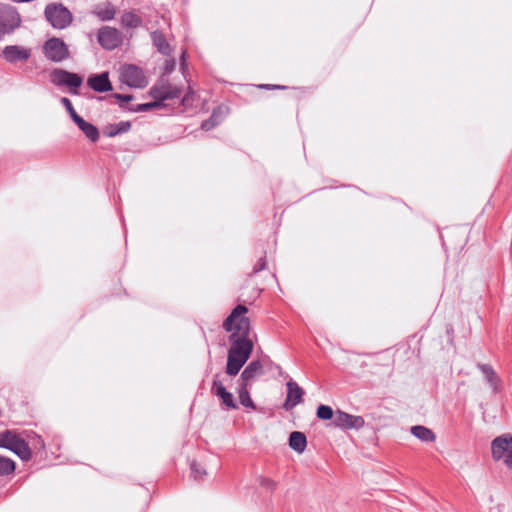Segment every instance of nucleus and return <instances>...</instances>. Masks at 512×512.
<instances>
[{
    "label": "nucleus",
    "mask_w": 512,
    "mask_h": 512,
    "mask_svg": "<svg viewBox=\"0 0 512 512\" xmlns=\"http://www.w3.org/2000/svg\"><path fill=\"white\" fill-rule=\"evenodd\" d=\"M87 84L96 92L102 93L112 90V84L109 80L107 72L90 76L87 80Z\"/></svg>",
    "instance_id": "nucleus-17"
},
{
    "label": "nucleus",
    "mask_w": 512,
    "mask_h": 512,
    "mask_svg": "<svg viewBox=\"0 0 512 512\" xmlns=\"http://www.w3.org/2000/svg\"><path fill=\"white\" fill-rule=\"evenodd\" d=\"M364 419L361 416H354L343 411H336L333 425L344 429H359L364 426Z\"/></svg>",
    "instance_id": "nucleus-13"
},
{
    "label": "nucleus",
    "mask_w": 512,
    "mask_h": 512,
    "mask_svg": "<svg viewBox=\"0 0 512 512\" xmlns=\"http://www.w3.org/2000/svg\"><path fill=\"white\" fill-rule=\"evenodd\" d=\"M45 17L56 29L68 27L73 20L71 12L62 4L58 3H51L46 6Z\"/></svg>",
    "instance_id": "nucleus-4"
},
{
    "label": "nucleus",
    "mask_w": 512,
    "mask_h": 512,
    "mask_svg": "<svg viewBox=\"0 0 512 512\" xmlns=\"http://www.w3.org/2000/svg\"><path fill=\"white\" fill-rule=\"evenodd\" d=\"M286 386L287 397L283 406L286 410H291L296 405L301 403L302 397L304 395V390L293 380L288 381Z\"/></svg>",
    "instance_id": "nucleus-14"
},
{
    "label": "nucleus",
    "mask_w": 512,
    "mask_h": 512,
    "mask_svg": "<svg viewBox=\"0 0 512 512\" xmlns=\"http://www.w3.org/2000/svg\"><path fill=\"white\" fill-rule=\"evenodd\" d=\"M250 388L251 386L239 383L237 388L239 401L244 407L256 409V406L250 397Z\"/></svg>",
    "instance_id": "nucleus-23"
},
{
    "label": "nucleus",
    "mask_w": 512,
    "mask_h": 512,
    "mask_svg": "<svg viewBox=\"0 0 512 512\" xmlns=\"http://www.w3.org/2000/svg\"><path fill=\"white\" fill-rule=\"evenodd\" d=\"M121 20H122V24L123 25H125L127 27H132V28L139 26V24L141 22L140 18L136 14H134L132 12L124 13L122 15V19Z\"/></svg>",
    "instance_id": "nucleus-25"
},
{
    "label": "nucleus",
    "mask_w": 512,
    "mask_h": 512,
    "mask_svg": "<svg viewBox=\"0 0 512 512\" xmlns=\"http://www.w3.org/2000/svg\"><path fill=\"white\" fill-rule=\"evenodd\" d=\"M94 14L102 21H107L114 18L116 9L111 3L107 2L103 5L96 6Z\"/></svg>",
    "instance_id": "nucleus-21"
},
{
    "label": "nucleus",
    "mask_w": 512,
    "mask_h": 512,
    "mask_svg": "<svg viewBox=\"0 0 512 512\" xmlns=\"http://www.w3.org/2000/svg\"><path fill=\"white\" fill-rule=\"evenodd\" d=\"M334 416H335V413L333 412V409L330 406L320 405L317 408V417L321 420L332 419L334 421Z\"/></svg>",
    "instance_id": "nucleus-27"
},
{
    "label": "nucleus",
    "mask_w": 512,
    "mask_h": 512,
    "mask_svg": "<svg viewBox=\"0 0 512 512\" xmlns=\"http://www.w3.org/2000/svg\"><path fill=\"white\" fill-rule=\"evenodd\" d=\"M45 57L52 62H62L69 58L70 53L66 43L60 38H50L43 45Z\"/></svg>",
    "instance_id": "nucleus-5"
},
{
    "label": "nucleus",
    "mask_w": 512,
    "mask_h": 512,
    "mask_svg": "<svg viewBox=\"0 0 512 512\" xmlns=\"http://www.w3.org/2000/svg\"><path fill=\"white\" fill-rule=\"evenodd\" d=\"M150 94L159 101L172 100L180 97L181 89L168 81L161 80L151 88Z\"/></svg>",
    "instance_id": "nucleus-8"
},
{
    "label": "nucleus",
    "mask_w": 512,
    "mask_h": 512,
    "mask_svg": "<svg viewBox=\"0 0 512 512\" xmlns=\"http://www.w3.org/2000/svg\"><path fill=\"white\" fill-rule=\"evenodd\" d=\"M263 374V366L260 361L250 362L241 373L240 384L252 386L255 379Z\"/></svg>",
    "instance_id": "nucleus-16"
},
{
    "label": "nucleus",
    "mask_w": 512,
    "mask_h": 512,
    "mask_svg": "<svg viewBox=\"0 0 512 512\" xmlns=\"http://www.w3.org/2000/svg\"><path fill=\"white\" fill-rule=\"evenodd\" d=\"M158 105L157 102H154V103H146V104H142V105H139V108L138 110L140 111H147L153 107H156Z\"/></svg>",
    "instance_id": "nucleus-32"
},
{
    "label": "nucleus",
    "mask_w": 512,
    "mask_h": 512,
    "mask_svg": "<svg viewBox=\"0 0 512 512\" xmlns=\"http://www.w3.org/2000/svg\"><path fill=\"white\" fill-rule=\"evenodd\" d=\"M504 463L512 470V454L505 458Z\"/></svg>",
    "instance_id": "nucleus-34"
},
{
    "label": "nucleus",
    "mask_w": 512,
    "mask_h": 512,
    "mask_svg": "<svg viewBox=\"0 0 512 512\" xmlns=\"http://www.w3.org/2000/svg\"><path fill=\"white\" fill-rule=\"evenodd\" d=\"M15 470V463L9 459L0 456V476L11 474Z\"/></svg>",
    "instance_id": "nucleus-24"
},
{
    "label": "nucleus",
    "mask_w": 512,
    "mask_h": 512,
    "mask_svg": "<svg viewBox=\"0 0 512 512\" xmlns=\"http://www.w3.org/2000/svg\"><path fill=\"white\" fill-rule=\"evenodd\" d=\"M51 81L58 86H68L70 88H78L83 80L78 74L68 72L62 69H55L51 73Z\"/></svg>",
    "instance_id": "nucleus-10"
},
{
    "label": "nucleus",
    "mask_w": 512,
    "mask_h": 512,
    "mask_svg": "<svg viewBox=\"0 0 512 512\" xmlns=\"http://www.w3.org/2000/svg\"><path fill=\"white\" fill-rule=\"evenodd\" d=\"M492 456L495 460L503 459L512 455V435L504 434L496 437L491 444Z\"/></svg>",
    "instance_id": "nucleus-9"
},
{
    "label": "nucleus",
    "mask_w": 512,
    "mask_h": 512,
    "mask_svg": "<svg viewBox=\"0 0 512 512\" xmlns=\"http://www.w3.org/2000/svg\"><path fill=\"white\" fill-rule=\"evenodd\" d=\"M3 57L10 63L26 61L31 56V50L22 46H6L2 51Z\"/></svg>",
    "instance_id": "nucleus-15"
},
{
    "label": "nucleus",
    "mask_w": 512,
    "mask_h": 512,
    "mask_svg": "<svg viewBox=\"0 0 512 512\" xmlns=\"http://www.w3.org/2000/svg\"><path fill=\"white\" fill-rule=\"evenodd\" d=\"M131 128L130 122H120L114 126H111L109 131L107 132V135L110 137L116 136L120 133H125L129 131Z\"/></svg>",
    "instance_id": "nucleus-26"
},
{
    "label": "nucleus",
    "mask_w": 512,
    "mask_h": 512,
    "mask_svg": "<svg viewBox=\"0 0 512 512\" xmlns=\"http://www.w3.org/2000/svg\"><path fill=\"white\" fill-rule=\"evenodd\" d=\"M217 124V114L216 112L213 113L211 118L202 124V129L208 131L212 129Z\"/></svg>",
    "instance_id": "nucleus-30"
},
{
    "label": "nucleus",
    "mask_w": 512,
    "mask_h": 512,
    "mask_svg": "<svg viewBox=\"0 0 512 512\" xmlns=\"http://www.w3.org/2000/svg\"><path fill=\"white\" fill-rule=\"evenodd\" d=\"M74 122L92 142H95L99 139V131L93 124L86 122L82 117H77Z\"/></svg>",
    "instance_id": "nucleus-18"
},
{
    "label": "nucleus",
    "mask_w": 512,
    "mask_h": 512,
    "mask_svg": "<svg viewBox=\"0 0 512 512\" xmlns=\"http://www.w3.org/2000/svg\"><path fill=\"white\" fill-rule=\"evenodd\" d=\"M182 102H183V104L188 103L189 102V96L187 95V96L183 97Z\"/></svg>",
    "instance_id": "nucleus-35"
},
{
    "label": "nucleus",
    "mask_w": 512,
    "mask_h": 512,
    "mask_svg": "<svg viewBox=\"0 0 512 512\" xmlns=\"http://www.w3.org/2000/svg\"><path fill=\"white\" fill-rule=\"evenodd\" d=\"M211 392L213 395L218 397L221 403L228 409L238 408V405L234 399L233 394L226 390L224 384L218 379V376H215L213 380Z\"/></svg>",
    "instance_id": "nucleus-12"
},
{
    "label": "nucleus",
    "mask_w": 512,
    "mask_h": 512,
    "mask_svg": "<svg viewBox=\"0 0 512 512\" xmlns=\"http://www.w3.org/2000/svg\"><path fill=\"white\" fill-rule=\"evenodd\" d=\"M0 447L13 451L22 460H29L31 458V450L28 444L14 431L0 433Z\"/></svg>",
    "instance_id": "nucleus-3"
},
{
    "label": "nucleus",
    "mask_w": 512,
    "mask_h": 512,
    "mask_svg": "<svg viewBox=\"0 0 512 512\" xmlns=\"http://www.w3.org/2000/svg\"><path fill=\"white\" fill-rule=\"evenodd\" d=\"M151 36H152L154 45L157 47V50L161 54L166 55V56L171 54L172 48L161 32L155 31L152 33Z\"/></svg>",
    "instance_id": "nucleus-20"
},
{
    "label": "nucleus",
    "mask_w": 512,
    "mask_h": 512,
    "mask_svg": "<svg viewBox=\"0 0 512 512\" xmlns=\"http://www.w3.org/2000/svg\"><path fill=\"white\" fill-rule=\"evenodd\" d=\"M98 42L103 48L112 50L121 44L122 37L117 29L105 26L98 32Z\"/></svg>",
    "instance_id": "nucleus-11"
},
{
    "label": "nucleus",
    "mask_w": 512,
    "mask_h": 512,
    "mask_svg": "<svg viewBox=\"0 0 512 512\" xmlns=\"http://www.w3.org/2000/svg\"><path fill=\"white\" fill-rule=\"evenodd\" d=\"M248 309L244 305L236 306L223 323L226 331L232 332L231 339L237 337H248L250 321L246 317Z\"/></svg>",
    "instance_id": "nucleus-2"
},
{
    "label": "nucleus",
    "mask_w": 512,
    "mask_h": 512,
    "mask_svg": "<svg viewBox=\"0 0 512 512\" xmlns=\"http://www.w3.org/2000/svg\"><path fill=\"white\" fill-rule=\"evenodd\" d=\"M120 80L133 88H144L148 84L142 69L133 64H126L120 68Z\"/></svg>",
    "instance_id": "nucleus-6"
},
{
    "label": "nucleus",
    "mask_w": 512,
    "mask_h": 512,
    "mask_svg": "<svg viewBox=\"0 0 512 512\" xmlns=\"http://www.w3.org/2000/svg\"><path fill=\"white\" fill-rule=\"evenodd\" d=\"M481 370L483 372V374L485 375V377L487 378V380L489 382H492L493 381V378H494V371L492 370L491 367L487 366V365H482L481 366Z\"/></svg>",
    "instance_id": "nucleus-31"
},
{
    "label": "nucleus",
    "mask_w": 512,
    "mask_h": 512,
    "mask_svg": "<svg viewBox=\"0 0 512 512\" xmlns=\"http://www.w3.org/2000/svg\"><path fill=\"white\" fill-rule=\"evenodd\" d=\"M411 433L424 442H434L436 439V435L431 429L421 425L413 426Z\"/></svg>",
    "instance_id": "nucleus-22"
},
{
    "label": "nucleus",
    "mask_w": 512,
    "mask_h": 512,
    "mask_svg": "<svg viewBox=\"0 0 512 512\" xmlns=\"http://www.w3.org/2000/svg\"><path fill=\"white\" fill-rule=\"evenodd\" d=\"M114 97L120 101L129 102L132 100L131 95H122V94H115Z\"/></svg>",
    "instance_id": "nucleus-33"
},
{
    "label": "nucleus",
    "mask_w": 512,
    "mask_h": 512,
    "mask_svg": "<svg viewBox=\"0 0 512 512\" xmlns=\"http://www.w3.org/2000/svg\"><path fill=\"white\" fill-rule=\"evenodd\" d=\"M289 446L297 453L304 452L307 446L306 436L302 432H292L289 436Z\"/></svg>",
    "instance_id": "nucleus-19"
},
{
    "label": "nucleus",
    "mask_w": 512,
    "mask_h": 512,
    "mask_svg": "<svg viewBox=\"0 0 512 512\" xmlns=\"http://www.w3.org/2000/svg\"><path fill=\"white\" fill-rule=\"evenodd\" d=\"M20 16L10 5L0 4V38L20 25Z\"/></svg>",
    "instance_id": "nucleus-7"
},
{
    "label": "nucleus",
    "mask_w": 512,
    "mask_h": 512,
    "mask_svg": "<svg viewBox=\"0 0 512 512\" xmlns=\"http://www.w3.org/2000/svg\"><path fill=\"white\" fill-rule=\"evenodd\" d=\"M191 473L195 480H202L207 475L206 470L196 462L191 464Z\"/></svg>",
    "instance_id": "nucleus-28"
},
{
    "label": "nucleus",
    "mask_w": 512,
    "mask_h": 512,
    "mask_svg": "<svg viewBox=\"0 0 512 512\" xmlns=\"http://www.w3.org/2000/svg\"><path fill=\"white\" fill-rule=\"evenodd\" d=\"M231 340L232 345L228 351L226 373L235 376L249 359L253 350V343L248 337H237Z\"/></svg>",
    "instance_id": "nucleus-1"
},
{
    "label": "nucleus",
    "mask_w": 512,
    "mask_h": 512,
    "mask_svg": "<svg viewBox=\"0 0 512 512\" xmlns=\"http://www.w3.org/2000/svg\"><path fill=\"white\" fill-rule=\"evenodd\" d=\"M61 102L62 104L65 106V108L67 109L68 113L70 114L71 118L73 119V121H75L77 119V117H80L76 111L74 110L73 106H72V103L71 101L66 98V97H63L61 99Z\"/></svg>",
    "instance_id": "nucleus-29"
}]
</instances>
